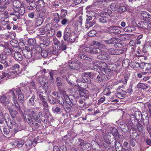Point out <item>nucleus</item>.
I'll return each instance as SVG.
<instances>
[{
    "label": "nucleus",
    "mask_w": 151,
    "mask_h": 151,
    "mask_svg": "<svg viewBox=\"0 0 151 151\" xmlns=\"http://www.w3.org/2000/svg\"><path fill=\"white\" fill-rule=\"evenodd\" d=\"M24 118L26 122L31 126H33L34 124L33 119L38 122L40 121V118L38 115H36L34 111H30L29 114H26Z\"/></svg>",
    "instance_id": "obj_1"
},
{
    "label": "nucleus",
    "mask_w": 151,
    "mask_h": 151,
    "mask_svg": "<svg viewBox=\"0 0 151 151\" xmlns=\"http://www.w3.org/2000/svg\"><path fill=\"white\" fill-rule=\"evenodd\" d=\"M99 67L101 70L102 72L103 71L104 72L105 74H106L107 72H110L111 71H113L116 70V66L115 65H111L109 67V70L108 69V65L107 64L104 62H100L99 63Z\"/></svg>",
    "instance_id": "obj_2"
},
{
    "label": "nucleus",
    "mask_w": 151,
    "mask_h": 151,
    "mask_svg": "<svg viewBox=\"0 0 151 151\" xmlns=\"http://www.w3.org/2000/svg\"><path fill=\"white\" fill-rule=\"evenodd\" d=\"M102 133L103 137L104 139L103 141V144L104 147H106V146H109L110 144L111 133L106 130H103Z\"/></svg>",
    "instance_id": "obj_3"
},
{
    "label": "nucleus",
    "mask_w": 151,
    "mask_h": 151,
    "mask_svg": "<svg viewBox=\"0 0 151 151\" xmlns=\"http://www.w3.org/2000/svg\"><path fill=\"white\" fill-rule=\"evenodd\" d=\"M123 44V43L122 44ZM121 46L120 45V47H118V48L115 49L114 48H111L108 49L109 54L111 55H118L124 53L126 51L125 50L126 48H122Z\"/></svg>",
    "instance_id": "obj_4"
},
{
    "label": "nucleus",
    "mask_w": 151,
    "mask_h": 151,
    "mask_svg": "<svg viewBox=\"0 0 151 151\" xmlns=\"http://www.w3.org/2000/svg\"><path fill=\"white\" fill-rule=\"evenodd\" d=\"M104 42L107 44H114V46L119 47H120V45H122V43H119L121 40L119 38L113 37L110 39L104 40Z\"/></svg>",
    "instance_id": "obj_5"
},
{
    "label": "nucleus",
    "mask_w": 151,
    "mask_h": 151,
    "mask_svg": "<svg viewBox=\"0 0 151 151\" xmlns=\"http://www.w3.org/2000/svg\"><path fill=\"white\" fill-rule=\"evenodd\" d=\"M112 12L110 9L107 10L106 12H102L100 15L99 22L102 23H106L108 21V17L110 16Z\"/></svg>",
    "instance_id": "obj_6"
},
{
    "label": "nucleus",
    "mask_w": 151,
    "mask_h": 151,
    "mask_svg": "<svg viewBox=\"0 0 151 151\" xmlns=\"http://www.w3.org/2000/svg\"><path fill=\"white\" fill-rule=\"evenodd\" d=\"M25 9L24 6L22 5L19 9L14 10L13 12L11 13L10 15H15L17 17L18 19H20V16L23 15L25 12Z\"/></svg>",
    "instance_id": "obj_7"
},
{
    "label": "nucleus",
    "mask_w": 151,
    "mask_h": 151,
    "mask_svg": "<svg viewBox=\"0 0 151 151\" xmlns=\"http://www.w3.org/2000/svg\"><path fill=\"white\" fill-rule=\"evenodd\" d=\"M78 92L79 94L83 93L84 94H88V91L86 89V88L88 87V85H87L86 83L85 84L83 83L80 82L78 81Z\"/></svg>",
    "instance_id": "obj_8"
},
{
    "label": "nucleus",
    "mask_w": 151,
    "mask_h": 151,
    "mask_svg": "<svg viewBox=\"0 0 151 151\" xmlns=\"http://www.w3.org/2000/svg\"><path fill=\"white\" fill-rule=\"evenodd\" d=\"M5 122L8 126L11 129L14 128L15 129L17 130L18 125L13 119H11L9 118V115L8 117H7L5 120Z\"/></svg>",
    "instance_id": "obj_9"
},
{
    "label": "nucleus",
    "mask_w": 151,
    "mask_h": 151,
    "mask_svg": "<svg viewBox=\"0 0 151 151\" xmlns=\"http://www.w3.org/2000/svg\"><path fill=\"white\" fill-rule=\"evenodd\" d=\"M91 76L90 73H84L82 75V78L78 80V82H81L82 83L85 84L87 82L90 83L91 82L89 77Z\"/></svg>",
    "instance_id": "obj_10"
},
{
    "label": "nucleus",
    "mask_w": 151,
    "mask_h": 151,
    "mask_svg": "<svg viewBox=\"0 0 151 151\" xmlns=\"http://www.w3.org/2000/svg\"><path fill=\"white\" fill-rule=\"evenodd\" d=\"M40 40L43 42V43H41L40 45H37L36 46V51L38 50V49H41V48L42 47V46L45 45L48 46L50 44V41L49 39L46 37L44 36H41L40 37Z\"/></svg>",
    "instance_id": "obj_11"
},
{
    "label": "nucleus",
    "mask_w": 151,
    "mask_h": 151,
    "mask_svg": "<svg viewBox=\"0 0 151 151\" xmlns=\"http://www.w3.org/2000/svg\"><path fill=\"white\" fill-rule=\"evenodd\" d=\"M22 52L24 57L27 59L31 57L32 54H35L34 50H32L27 46L25 47L24 49L22 50Z\"/></svg>",
    "instance_id": "obj_12"
},
{
    "label": "nucleus",
    "mask_w": 151,
    "mask_h": 151,
    "mask_svg": "<svg viewBox=\"0 0 151 151\" xmlns=\"http://www.w3.org/2000/svg\"><path fill=\"white\" fill-rule=\"evenodd\" d=\"M104 74L102 72L101 74H99L94 78V81L96 82L100 83L108 80V78L106 76V74Z\"/></svg>",
    "instance_id": "obj_13"
},
{
    "label": "nucleus",
    "mask_w": 151,
    "mask_h": 151,
    "mask_svg": "<svg viewBox=\"0 0 151 151\" xmlns=\"http://www.w3.org/2000/svg\"><path fill=\"white\" fill-rule=\"evenodd\" d=\"M50 25V23H48L45 27L46 28V36L49 37L53 36L55 33V29L51 27Z\"/></svg>",
    "instance_id": "obj_14"
},
{
    "label": "nucleus",
    "mask_w": 151,
    "mask_h": 151,
    "mask_svg": "<svg viewBox=\"0 0 151 151\" xmlns=\"http://www.w3.org/2000/svg\"><path fill=\"white\" fill-rule=\"evenodd\" d=\"M79 141L80 142V145L81 146V148L82 149V151H89L90 150H92L89 143H85L84 141L81 139H79Z\"/></svg>",
    "instance_id": "obj_15"
},
{
    "label": "nucleus",
    "mask_w": 151,
    "mask_h": 151,
    "mask_svg": "<svg viewBox=\"0 0 151 151\" xmlns=\"http://www.w3.org/2000/svg\"><path fill=\"white\" fill-rule=\"evenodd\" d=\"M100 53L97 56L98 59L101 60H108L109 59V56L106 52L101 50V52H100Z\"/></svg>",
    "instance_id": "obj_16"
},
{
    "label": "nucleus",
    "mask_w": 151,
    "mask_h": 151,
    "mask_svg": "<svg viewBox=\"0 0 151 151\" xmlns=\"http://www.w3.org/2000/svg\"><path fill=\"white\" fill-rule=\"evenodd\" d=\"M52 16L53 20L57 23L55 25V27L58 25V23H59L61 20L60 14L57 12H54L52 13Z\"/></svg>",
    "instance_id": "obj_17"
},
{
    "label": "nucleus",
    "mask_w": 151,
    "mask_h": 151,
    "mask_svg": "<svg viewBox=\"0 0 151 151\" xmlns=\"http://www.w3.org/2000/svg\"><path fill=\"white\" fill-rule=\"evenodd\" d=\"M78 38V35L74 31L72 32L71 34L69 36L67 41L68 42L73 43L75 42L77 39Z\"/></svg>",
    "instance_id": "obj_18"
},
{
    "label": "nucleus",
    "mask_w": 151,
    "mask_h": 151,
    "mask_svg": "<svg viewBox=\"0 0 151 151\" xmlns=\"http://www.w3.org/2000/svg\"><path fill=\"white\" fill-rule=\"evenodd\" d=\"M72 32L71 29L69 26L66 27L64 31L63 36L64 40L65 41H67L69 36L71 34Z\"/></svg>",
    "instance_id": "obj_19"
},
{
    "label": "nucleus",
    "mask_w": 151,
    "mask_h": 151,
    "mask_svg": "<svg viewBox=\"0 0 151 151\" xmlns=\"http://www.w3.org/2000/svg\"><path fill=\"white\" fill-rule=\"evenodd\" d=\"M45 4L44 0H40L36 4V10L37 12L40 11L43 8L45 7Z\"/></svg>",
    "instance_id": "obj_20"
},
{
    "label": "nucleus",
    "mask_w": 151,
    "mask_h": 151,
    "mask_svg": "<svg viewBox=\"0 0 151 151\" xmlns=\"http://www.w3.org/2000/svg\"><path fill=\"white\" fill-rule=\"evenodd\" d=\"M36 40L33 39H29L28 40V45L27 47H29L30 49H31L32 50H34V51H36L35 49L34 46L36 44Z\"/></svg>",
    "instance_id": "obj_21"
},
{
    "label": "nucleus",
    "mask_w": 151,
    "mask_h": 151,
    "mask_svg": "<svg viewBox=\"0 0 151 151\" xmlns=\"http://www.w3.org/2000/svg\"><path fill=\"white\" fill-rule=\"evenodd\" d=\"M24 143V140H17L11 143L13 146L17 147L18 148H21Z\"/></svg>",
    "instance_id": "obj_22"
},
{
    "label": "nucleus",
    "mask_w": 151,
    "mask_h": 151,
    "mask_svg": "<svg viewBox=\"0 0 151 151\" xmlns=\"http://www.w3.org/2000/svg\"><path fill=\"white\" fill-rule=\"evenodd\" d=\"M0 58L1 63L3 64L5 67H8V62L6 61L7 58V55L4 53H1L0 54Z\"/></svg>",
    "instance_id": "obj_23"
},
{
    "label": "nucleus",
    "mask_w": 151,
    "mask_h": 151,
    "mask_svg": "<svg viewBox=\"0 0 151 151\" xmlns=\"http://www.w3.org/2000/svg\"><path fill=\"white\" fill-rule=\"evenodd\" d=\"M9 114L6 113L4 115L3 113L1 107L0 106V123L2 124L4 123V120H5L7 117H8Z\"/></svg>",
    "instance_id": "obj_24"
},
{
    "label": "nucleus",
    "mask_w": 151,
    "mask_h": 151,
    "mask_svg": "<svg viewBox=\"0 0 151 151\" xmlns=\"http://www.w3.org/2000/svg\"><path fill=\"white\" fill-rule=\"evenodd\" d=\"M22 5L21 2L18 0H14L13 2L12 8L14 11L19 9Z\"/></svg>",
    "instance_id": "obj_25"
},
{
    "label": "nucleus",
    "mask_w": 151,
    "mask_h": 151,
    "mask_svg": "<svg viewBox=\"0 0 151 151\" xmlns=\"http://www.w3.org/2000/svg\"><path fill=\"white\" fill-rule=\"evenodd\" d=\"M143 19L145 21H147L151 19V14L145 11H142L141 12Z\"/></svg>",
    "instance_id": "obj_26"
},
{
    "label": "nucleus",
    "mask_w": 151,
    "mask_h": 151,
    "mask_svg": "<svg viewBox=\"0 0 151 151\" xmlns=\"http://www.w3.org/2000/svg\"><path fill=\"white\" fill-rule=\"evenodd\" d=\"M14 58L15 59L18 61H21L23 59V57L22 54L19 52H16L14 53Z\"/></svg>",
    "instance_id": "obj_27"
},
{
    "label": "nucleus",
    "mask_w": 151,
    "mask_h": 151,
    "mask_svg": "<svg viewBox=\"0 0 151 151\" xmlns=\"http://www.w3.org/2000/svg\"><path fill=\"white\" fill-rule=\"evenodd\" d=\"M110 130L111 132V134H112L114 138L118 136L119 135L117 129L115 127H110Z\"/></svg>",
    "instance_id": "obj_28"
},
{
    "label": "nucleus",
    "mask_w": 151,
    "mask_h": 151,
    "mask_svg": "<svg viewBox=\"0 0 151 151\" xmlns=\"http://www.w3.org/2000/svg\"><path fill=\"white\" fill-rule=\"evenodd\" d=\"M0 102L4 105L6 106L9 103V101L6 99V96L3 95L0 97Z\"/></svg>",
    "instance_id": "obj_29"
},
{
    "label": "nucleus",
    "mask_w": 151,
    "mask_h": 151,
    "mask_svg": "<svg viewBox=\"0 0 151 151\" xmlns=\"http://www.w3.org/2000/svg\"><path fill=\"white\" fill-rule=\"evenodd\" d=\"M68 64L69 67L72 69L77 70L78 68V64L77 63L74 62L69 61Z\"/></svg>",
    "instance_id": "obj_30"
},
{
    "label": "nucleus",
    "mask_w": 151,
    "mask_h": 151,
    "mask_svg": "<svg viewBox=\"0 0 151 151\" xmlns=\"http://www.w3.org/2000/svg\"><path fill=\"white\" fill-rule=\"evenodd\" d=\"M98 4L100 5V8L102 9L104 8L108 4V1L107 0H98Z\"/></svg>",
    "instance_id": "obj_31"
},
{
    "label": "nucleus",
    "mask_w": 151,
    "mask_h": 151,
    "mask_svg": "<svg viewBox=\"0 0 151 151\" xmlns=\"http://www.w3.org/2000/svg\"><path fill=\"white\" fill-rule=\"evenodd\" d=\"M36 142V141L35 140L33 142L30 140H28L26 142V146L28 149H29L32 146V145L33 146H35Z\"/></svg>",
    "instance_id": "obj_32"
},
{
    "label": "nucleus",
    "mask_w": 151,
    "mask_h": 151,
    "mask_svg": "<svg viewBox=\"0 0 151 151\" xmlns=\"http://www.w3.org/2000/svg\"><path fill=\"white\" fill-rule=\"evenodd\" d=\"M14 52V51L10 49L8 47H5L3 53L6 55H10Z\"/></svg>",
    "instance_id": "obj_33"
},
{
    "label": "nucleus",
    "mask_w": 151,
    "mask_h": 151,
    "mask_svg": "<svg viewBox=\"0 0 151 151\" xmlns=\"http://www.w3.org/2000/svg\"><path fill=\"white\" fill-rule=\"evenodd\" d=\"M101 52V50L98 48H96L94 47H91L90 53L93 54L100 53Z\"/></svg>",
    "instance_id": "obj_34"
},
{
    "label": "nucleus",
    "mask_w": 151,
    "mask_h": 151,
    "mask_svg": "<svg viewBox=\"0 0 151 151\" xmlns=\"http://www.w3.org/2000/svg\"><path fill=\"white\" fill-rule=\"evenodd\" d=\"M39 81L41 86L44 88L46 87L45 86L47 85V83L46 79L44 77H41L40 78Z\"/></svg>",
    "instance_id": "obj_35"
},
{
    "label": "nucleus",
    "mask_w": 151,
    "mask_h": 151,
    "mask_svg": "<svg viewBox=\"0 0 151 151\" xmlns=\"http://www.w3.org/2000/svg\"><path fill=\"white\" fill-rule=\"evenodd\" d=\"M134 129H130V132L131 131V130L133 131L132 133L131 132H130V135L132 137L133 139H138L139 138V136L138 134L136 132V130H134L133 131Z\"/></svg>",
    "instance_id": "obj_36"
},
{
    "label": "nucleus",
    "mask_w": 151,
    "mask_h": 151,
    "mask_svg": "<svg viewBox=\"0 0 151 151\" xmlns=\"http://www.w3.org/2000/svg\"><path fill=\"white\" fill-rule=\"evenodd\" d=\"M127 11V8L124 6H119L117 9L118 12L122 13Z\"/></svg>",
    "instance_id": "obj_37"
},
{
    "label": "nucleus",
    "mask_w": 151,
    "mask_h": 151,
    "mask_svg": "<svg viewBox=\"0 0 151 151\" xmlns=\"http://www.w3.org/2000/svg\"><path fill=\"white\" fill-rule=\"evenodd\" d=\"M68 11L66 9H62L60 12V16L61 18L66 17V16L67 14Z\"/></svg>",
    "instance_id": "obj_38"
},
{
    "label": "nucleus",
    "mask_w": 151,
    "mask_h": 151,
    "mask_svg": "<svg viewBox=\"0 0 151 151\" xmlns=\"http://www.w3.org/2000/svg\"><path fill=\"white\" fill-rule=\"evenodd\" d=\"M129 66L132 68H134L139 67L140 66L139 63H136L135 61L131 62L129 64Z\"/></svg>",
    "instance_id": "obj_39"
},
{
    "label": "nucleus",
    "mask_w": 151,
    "mask_h": 151,
    "mask_svg": "<svg viewBox=\"0 0 151 151\" xmlns=\"http://www.w3.org/2000/svg\"><path fill=\"white\" fill-rule=\"evenodd\" d=\"M8 69L4 70L2 72L1 75L0 76V78L1 79L5 77L8 78Z\"/></svg>",
    "instance_id": "obj_40"
},
{
    "label": "nucleus",
    "mask_w": 151,
    "mask_h": 151,
    "mask_svg": "<svg viewBox=\"0 0 151 151\" xmlns=\"http://www.w3.org/2000/svg\"><path fill=\"white\" fill-rule=\"evenodd\" d=\"M141 113L139 111L135 113V115H132L131 116V118H133V119L134 121L135 119H138L139 118L140 116H141Z\"/></svg>",
    "instance_id": "obj_41"
},
{
    "label": "nucleus",
    "mask_w": 151,
    "mask_h": 151,
    "mask_svg": "<svg viewBox=\"0 0 151 151\" xmlns=\"http://www.w3.org/2000/svg\"><path fill=\"white\" fill-rule=\"evenodd\" d=\"M119 125L122 129H125L127 128L128 129V126L126 123L124 122H120L119 124Z\"/></svg>",
    "instance_id": "obj_42"
},
{
    "label": "nucleus",
    "mask_w": 151,
    "mask_h": 151,
    "mask_svg": "<svg viewBox=\"0 0 151 151\" xmlns=\"http://www.w3.org/2000/svg\"><path fill=\"white\" fill-rule=\"evenodd\" d=\"M122 146L121 144L118 141H116L115 143V147L116 151L121 150L122 149Z\"/></svg>",
    "instance_id": "obj_43"
},
{
    "label": "nucleus",
    "mask_w": 151,
    "mask_h": 151,
    "mask_svg": "<svg viewBox=\"0 0 151 151\" xmlns=\"http://www.w3.org/2000/svg\"><path fill=\"white\" fill-rule=\"evenodd\" d=\"M137 87L138 88H141L143 89H146L148 88V86L146 84L143 83L138 84Z\"/></svg>",
    "instance_id": "obj_44"
},
{
    "label": "nucleus",
    "mask_w": 151,
    "mask_h": 151,
    "mask_svg": "<svg viewBox=\"0 0 151 151\" xmlns=\"http://www.w3.org/2000/svg\"><path fill=\"white\" fill-rule=\"evenodd\" d=\"M9 110L12 117L13 118H15L16 115L18 114V112L17 111L13 110L12 108H9Z\"/></svg>",
    "instance_id": "obj_45"
},
{
    "label": "nucleus",
    "mask_w": 151,
    "mask_h": 151,
    "mask_svg": "<svg viewBox=\"0 0 151 151\" xmlns=\"http://www.w3.org/2000/svg\"><path fill=\"white\" fill-rule=\"evenodd\" d=\"M134 28L132 26L127 27L124 28V30L126 32H131L134 30Z\"/></svg>",
    "instance_id": "obj_46"
},
{
    "label": "nucleus",
    "mask_w": 151,
    "mask_h": 151,
    "mask_svg": "<svg viewBox=\"0 0 151 151\" xmlns=\"http://www.w3.org/2000/svg\"><path fill=\"white\" fill-rule=\"evenodd\" d=\"M43 18H42L41 17H40L37 18L35 23L36 26L37 27L39 26L42 24L43 22Z\"/></svg>",
    "instance_id": "obj_47"
},
{
    "label": "nucleus",
    "mask_w": 151,
    "mask_h": 151,
    "mask_svg": "<svg viewBox=\"0 0 151 151\" xmlns=\"http://www.w3.org/2000/svg\"><path fill=\"white\" fill-rule=\"evenodd\" d=\"M39 51H38V52H40V51H41V56L44 58H45L47 57L48 55V53L45 50H42V49H39Z\"/></svg>",
    "instance_id": "obj_48"
},
{
    "label": "nucleus",
    "mask_w": 151,
    "mask_h": 151,
    "mask_svg": "<svg viewBox=\"0 0 151 151\" xmlns=\"http://www.w3.org/2000/svg\"><path fill=\"white\" fill-rule=\"evenodd\" d=\"M146 22L140 21L138 23V26L140 28L146 29Z\"/></svg>",
    "instance_id": "obj_49"
},
{
    "label": "nucleus",
    "mask_w": 151,
    "mask_h": 151,
    "mask_svg": "<svg viewBox=\"0 0 151 151\" xmlns=\"http://www.w3.org/2000/svg\"><path fill=\"white\" fill-rule=\"evenodd\" d=\"M111 33L113 34H119L120 33L121 31L117 29L116 27L113 28L110 31Z\"/></svg>",
    "instance_id": "obj_50"
},
{
    "label": "nucleus",
    "mask_w": 151,
    "mask_h": 151,
    "mask_svg": "<svg viewBox=\"0 0 151 151\" xmlns=\"http://www.w3.org/2000/svg\"><path fill=\"white\" fill-rule=\"evenodd\" d=\"M118 5L117 4L113 3L111 4L110 5V8L113 11L117 10L118 9Z\"/></svg>",
    "instance_id": "obj_51"
},
{
    "label": "nucleus",
    "mask_w": 151,
    "mask_h": 151,
    "mask_svg": "<svg viewBox=\"0 0 151 151\" xmlns=\"http://www.w3.org/2000/svg\"><path fill=\"white\" fill-rule=\"evenodd\" d=\"M83 0H74L73 1V4L72 5V6L74 7L76 5L79 4L81 3H83Z\"/></svg>",
    "instance_id": "obj_52"
},
{
    "label": "nucleus",
    "mask_w": 151,
    "mask_h": 151,
    "mask_svg": "<svg viewBox=\"0 0 151 151\" xmlns=\"http://www.w3.org/2000/svg\"><path fill=\"white\" fill-rule=\"evenodd\" d=\"M97 34L96 31L94 30H92L90 31L88 34V36L91 37L95 36Z\"/></svg>",
    "instance_id": "obj_53"
},
{
    "label": "nucleus",
    "mask_w": 151,
    "mask_h": 151,
    "mask_svg": "<svg viewBox=\"0 0 151 151\" xmlns=\"http://www.w3.org/2000/svg\"><path fill=\"white\" fill-rule=\"evenodd\" d=\"M144 69H145V70H151V64L149 63H146L145 64Z\"/></svg>",
    "instance_id": "obj_54"
},
{
    "label": "nucleus",
    "mask_w": 151,
    "mask_h": 151,
    "mask_svg": "<svg viewBox=\"0 0 151 151\" xmlns=\"http://www.w3.org/2000/svg\"><path fill=\"white\" fill-rule=\"evenodd\" d=\"M61 23L63 25H65L67 24L69 22V19L65 18H63L61 19Z\"/></svg>",
    "instance_id": "obj_55"
},
{
    "label": "nucleus",
    "mask_w": 151,
    "mask_h": 151,
    "mask_svg": "<svg viewBox=\"0 0 151 151\" xmlns=\"http://www.w3.org/2000/svg\"><path fill=\"white\" fill-rule=\"evenodd\" d=\"M137 126L138 131L140 133H142L143 132L144 129L143 126L141 124L138 122L137 125Z\"/></svg>",
    "instance_id": "obj_56"
},
{
    "label": "nucleus",
    "mask_w": 151,
    "mask_h": 151,
    "mask_svg": "<svg viewBox=\"0 0 151 151\" xmlns=\"http://www.w3.org/2000/svg\"><path fill=\"white\" fill-rule=\"evenodd\" d=\"M117 93H116L115 94H124L125 91L121 89V87L119 86L117 90Z\"/></svg>",
    "instance_id": "obj_57"
},
{
    "label": "nucleus",
    "mask_w": 151,
    "mask_h": 151,
    "mask_svg": "<svg viewBox=\"0 0 151 151\" xmlns=\"http://www.w3.org/2000/svg\"><path fill=\"white\" fill-rule=\"evenodd\" d=\"M42 104L44 107V110H45V111L47 112L48 110V104L47 102L43 100L42 101Z\"/></svg>",
    "instance_id": "obj_58"
},
{
    "label": "nucleus",
    "mask_w": 151,
    "mask_h": 151,
    "mask_svg": "<svg viewBox=\"0 0 151 151\" xmlns=\"http://www.w3.org/2000/svg\"><path fill=\"white\" fill-rule=\"evenodd\" d=\"M130 61L129 60L126 59L124 60L122 62V65L123 66L125 67L126 66L129 65Z\"/></svg>",
    "instance_id": "obj_59"
},
{
    "label": "nucleus",
    "mask_w": 151,
    "mask_h": 151,
    "mask_svg": "<svg viewBox=\"0 0 151 151\" xmlns=\"http://www.w3.org/2000/svg\"><path fill=\"white\" fill-rule=\"evenodd\" d=\"M46 28L45 27L40 28L38 29V31L41 35H43L46 32Z\"/></svg>",
    "instance_id": "obj_60"
},
{
    "label": "nucleus",
    "mask_w": 151,
    "mask_h": 151,
    "mask_svg": "<svg viewBox=\"0 0 151 151\" xmlns=\"http://www.w3.org/2000/svg\"><path fill=\"white\" fill-rule=\"evenodd\" d=\"M111 93L110 89L109 88H105L102 92L103 94H110Z\"/></svg>",
    "instance_id": "obj_61"
},
{
    "label": "nucleus",
    "mask_w": 151,
    "mask_h": 151,
    "mask_svg": "<svg viewBox=\"0 0 151 151\" xmlns=\"http://www.w3.org/2000/svg\"><path fill=\"white\" fill-rule=\"evenodd\" d=\"M46 12V10L45 9H43L41 12L40 14V17L42 18H45V13Z\"/></svg>",
    "instance_id": "obj_62"
},
{
    "label": "nucleus",
    "mask_w": 151,
    "mask_h": 151,
    "mask_svg": "<svg viewBox=\"0 0 151 151\" xmlns=\"http://www.w3.org/2000/svg\"><path fill=\"white\" fill-rule=\"evenodd\" d=\"M67 47L66 44L63 41L61 42V46L60 47V49L62 50H65L66 49Z\"/></svg>",
    "instance_id": "obj_63"
},
{
    "label": "nucleus",
    "mask_w": 151,
    "mask_h": 151,
    "mask_svg": "<svg viewBox=\"0 0 151 151\" xmlns=\"http://www.w3.org/2000/svg\"><path fill=\"white\" fill-rule=\"evenodd\" d=\"M95 24V22L93 21L88 23L86 25V27L87 28H89L90 27H92Z\"/></svg>",
    "instance_id": "obj_64"
}]
</instances>
